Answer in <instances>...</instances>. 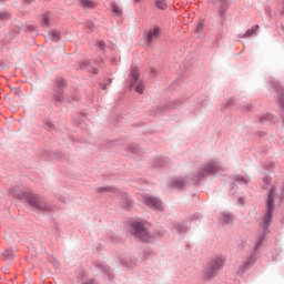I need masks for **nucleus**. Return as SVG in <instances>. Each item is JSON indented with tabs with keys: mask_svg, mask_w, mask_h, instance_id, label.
<instances>
[{
	"mask_svg": "<svg viewBox=\"0 0 284 284\" xmlns=\"http://www.w3.org/2000/svg\"><path fill=\"white\" fill-rule=\"evenodd\" d=\"M112 10L116 17H121V14H123V9H121L116 3L112 4Z\"/></svg>",
	"mask_w": 284,
	"mask_h": 284,
	"instance_id": "ddd939ff",
	"label": "nucleus"
},
{
	"mask_svg": "<svg viewBox=\"0 0 284 284\" xmlns=\"http://www.w3.org/2000/svg\"><path fill=\"white\" fill-rule=\"evenodd\" d=\"M217 272H219V271L212 268V266H209V267L206 268L205 273H204V278H205L206 281H210L211 278H214V277L216 276V273H217Z\"/></svg>",
	"mask_w": 284,
	"mask_h": 284,
	"instance_id": "1a4fd4ad",
	"label": "nucleus"
},
{
	"mask_svg": "<svg viewBox=\"0 0 284 284\" xmlns=\"http://www.w3.org/2000/svg\"><path fill=\"white\" fill-rule=\"evenodd\" d=\"M10 19V14L8 12L0 13V21H8Z\"/></svg>",
	"mask_w": 284,
	"mask_h": 284,
	"instance_id": "6ab92c4d",
	"label": "nucleus"
},
{
	"mask_svg": "<svg viewBox=\"0 0 284 284\" xmlns=\"http://www.w3.org/2000/svg\"><path fill=\"white\" fill-rule=\"evenodd\" d=\"M183 185H185V180H183L182 178H178V179L173 182V186H174V187H183Z\"/></svg>",
	"mask_w": 284,
	"mask_h": 284,
	"instance_id": "2eb2a0df",
	"label": "nucleus"
},
{
	"mask_svg": "<svg viewBox=\"0 0 284 284\" xmlns=\"http://www.w3.org/2000/svg\"><path fill=\"white\" fill-rule=\"evenodd\" d=\"M219 170V166L214 162H210L207 166L203 170V173L200 174V179L205 176V174H214Z\"/></svg>",
	"mask_w": 284,
	"mask_h": 284,
	"instance_id": "0eeeda50",
	"label": "nucleus"
},
{
	"mask_svg": "<svg viewBox=\"0 0 284 284\" xmlns=\"http://www.w3.org/2000/svg\"><path fill=\"white\" fill-rule=\"evenodd\" d=\"M241 183H247V181H245L244 179H240L239 180Z\"/></svg>",
	"mask_w": 284,
	"mask_h": 284,
	"instance_id": "bb28decb",
	"label": "nucleus"
},
{
	"mask_svg": "<svg viewBox=\"0 0 284 284\" xmlns=\"http://www.w3.org/2000/svg\"><path fill=\"white\" fill-rule=\"evenodd\" d=\"M210 267L214 268L216 272L223 267V258H215L211 264Z\"/></svg>",
	"mask_w": 284,
	"mask_h": 284,
	"instance_id": "9d476101",
	"label": "nucleus"
},
{
	"mask_svg": "<svg viewBox=\"0 0 284 284\" xmlns=\"http://www.w3.org/2000/svg\"><path fill=\"white\" fill-rule=\"evenodd\" d=\"M142 200L144 201L145 205H149V207H155L156 210H161V207H162L161 200H159L156 197H152L150 195H144L142 197Z\"/></svg>",
	"mask_w": 284,
	"mask_h": 284,
	"instance_id": "39448f33",
	"label": "nucleus"
},
{
	"mask_svg": "<svg viewBox=\"0 0 284 284\" xmlns=\"http://www.w3.org/2000/svg\"><path fill=\"white\" fill-rule=\"evenodd\" d=\"M28 203L32 205V207H37L38 210H43L41 204H39V199L37 197H29Z\"/></svg>",
	"mask_w": 284,
	"mask_h": 284,
	"instance_id": "9b49d317",
	"label": "nucleus"
},
{
	"mask_svg": "<svg viewBox=\"0 0 284 284\" xmlns=\"http://www.w3.org/2000/svg\"><path fill=\"white\" fill-rule=\"evenodd\" d=\"M14 196H17L18 199H22L21 193H14Z\"/></svg>",
	"mask_w": 284,
	"mask_h": 284,
	"instance_id": "a878e982",
	"label": "nucleus"
},
{
	"mask_svg": "<svg viewBox=\"0 0 284 284\" xmlns=\"http://www.w3.org/2000/svg\"><path fill=\"white\" fill-rule=\"evenodd\" d=\"M156 8L160 10H165V8H168V3L165 0H156Z\"/></svg>",
	"mask_w": 284,
	"mask_h": 284,
	"instance_id": "dca6fc26",
	"label": "nucleus"
},
{
	"mask_svg": "<svg viewBox=\"0 0 284 284\" xmlns=\"http://www.w3.org/2000/svg\"><path fill=\"white\" fill-rule=\"evenodd\" d=\"M222 221L225 225H229V223H232V221H233L232 215L224 214L222 217Z\"/></svg>",
	"mask_w": 284,
	"mask_h": 284,
	"instance_id": "a211bd4d",
	"label": "nucleus"
},
{
	"mask_svg": "<svg viewBox=\"0 0 284 284\" xmlns=\"http://www.w3.org/2000/svg\"><path fill=\"white\" fill-rule=\"evenodd\" d=\"M159 37H161V28H159L156 26L151 27L146 34V41H148V43H152V42L156 41V39H159Z\"/></svg>",
	"mask_w": 284,
	"mask_h": 284,
	"instance_id": "20e7f679",
	"label": "nucleus"
},
{
	"mask_svg": "<svg viewBox=\"0 0 284 284\" xmlns=\"http://www.w3.org/2000/svg\"><path fill=\"white\" fill-rule=\"evenodd\" d=\"M81 7L84 10H94V8H97V2L92 1V0H80Z\"/></svg>",
	"mask_w": 284,
	"mask_h": 284,
	"instance_id": "6e6552de",
	"label": "nucleus"
},
{
	"mask_svg": "<svg viewBox=\"0 0 284 284\" xmlns=\"http://www.w3.org/2000/svg\"><path fill=\"white\" fill-rule=\"evenodd\" d=\"M274 194H276V189H271L267 197V212L263 217V230H267L270 227V223H272V216L274 214Z\"/></svg>",
	"mask_w": 284,
	"mask_h": 284,
	"instance_id": "f257e3e1",
	"label": "nucleus"
},
{
	"mask_svg": "<svg viewBox=\"0 0 284 284\" xmlns=\"http://www.w3.org/2000/svg\"><path fill=\"white\" fill-rule=\"evenodd\" d=\"M263 241H265V235L260 237V241L256 243V247H261V245H263Z\"/></svg>",
	"mask_w": 284,
	"mask_h": 284,
	"instance_id": "412c9836",
	"label": "nucleus"
},
{
	"mask_svg": "<svg viewBox=\"0 0 284 284\" xmlns=\"http://www.w3.org/2000/svg\"><path fill=\"white\" fill-rule=\"evenodd\" d=\"M135 1V3H139V1H141V0H134Z\"/></svg>",
	"mask_w": 284,
	"mask_h": 284,
	"instance_id": "cd10ccee",
	"label": "nucleus"
},
{
	"mask_svg": "<svg viewBox=\"0 0 284 284\" xmlns=\"http://www.w3.org/2000/svg\"><path fill=\"white\" fill-rule=\"evenodd\" d=\"M133 234L138 237L141 239V241H144L145 243H149L151 236L148 230L143 227V224L136 223L133 225Z\"/></svg>",
	"mask_w": 284,
	"mask_h": 284,
	"instance_id": "7ed1b4c3",
	"label": "nucleus"
},
{
	"mask_svg": "<svg viewBox=\"0 0 284 284\" xmlns=\"http://www.w3.org/2000/svg\"><path fill=\"white\" fill-rule=\"evenodd\" d=\"M88 28H89L90 30H92V29L94 28V23L90 22V23L88 24Z\"/></svg>",
	"mask_w": 284,
	"mask_h": 284,
	"instance_id": "393cba45",
	"label": "nucleus"
},
{
	"mask_svg": "<svg viewBox=\"0 0 284 284\" xmlns=\"http://www.w3.org/2000/svg\"><path fill=\"white\" fill-rule=\"evenodd\" d=\"M98 45H99V49H100V50H105V42L99 41V42H98Z\"/></svg>",
	"mask_w": 284,
	"mask_h": 284,
	"instance_id": "4be33fe9",
	"label": "nucleus"
},
{
	"mask_svg": "<svg viewBox=\"0 0 284 284\" xmlns=\"http://www.w3.org/2000/svg\"><path fill=\"white\" fill-rule=\"evenodd\" d=\"M97 192H112V189L110 186H101L97 189Z\"/></svg>",
	"mask_w": 284,
	"mask_h": 284,
	"instance_id": "aec40b11",
	"label": "nucleus"
},
{
	"mask_svg": "<svg viewBox=\"0 0 284 284\" xmlns=\"http://www.w3.org/2000/svg\"><path fill=\"white\" fill-rule=\"evenodd\" d=\"M61 39V33L59 31L51 32V41H59Z\"/></svg>",
	"mask_w": 284,
	"mask_h": 284,
	"instance_id": "f3484780",
	"label": "nucleus"
},
{
	"mask_svg": "<svg viewBox=\"0 0 284 284\" xmlns=\"http://www.w3.org/2000/svg\"><path fill=\"white\" fill-rule=\"evenodd\" d=\"M252 265H254V260L252 257H248L240 265L237 274H245V272H247V268L252 267Z\"/></svg>",
	"mask_w": 284,
	"mask_h": 284,
	"instance_id": "423d86ee",
	"label": "nucleus"
},
{
	"mask_svg": "<svg viewBox=\"0 0 284 284\" xmlns=\"http://www.w3.org/2000/svg\"><path fill=\"white\" fill-rule=\"evenodd\" d=\"M42 26L43 28H50V13H44L42 16Z\"/></svg>",
	"mask_w": 284,
	"mask_h": 284,
	"instance_id": "f8f14e48",
	"label": "nucleus"
},
{
	"mask_svg": "<svg viewBox=\"0 0 284 284\" xmlns=\"http://www.w3.org/2000/svg\"><path fill=\"white\" fill-rule=\"evenodd\" d=\"M4 256H7V258H9V260L14 258V254H12V252H6Z\"/></svg>",
	"mask_w": 284,
	"mask_h": 284,
	"instance_id": "5701e85b",
	"label": "nucleus"
},
{
	"mask_svg": "<svg viewBox=\"0 0 284 284\" xmlns=\"http://www.w3.org/2000/svg\"><path fill=\"white\" fill-rule=\"evenodd\" d=\"M199 30H203V22H200V23L197 24V32H199Z\"/></svg>",
	"mask_w": 284,
	"mask_h": 284,
	"instance_id": "b1692460",
	"label": "nucleus"
},
{
	"mask_svg": "<svg viewBox=\"0 0 284 284\" xmlns=\"http://www.w3.org/2000/svg\"><path fill=\"white\" fill-rule=\"evenodd\" d=\"M257 30H258V24H255L245 32L244 37H252L254 32H257Z\"/></svg>",
	"mask_w": 284,
	"mask_h": 284,
	"instance_id": "4468645a",
	"label": "nucleus"
},
{
	"mask_svg": "<svg viewBox=\"0 0 284 284\" xmlns=\"http://www.w3.org/2000/svg\"><path fill=\"white\" fill-rule=\"evenodd\" d=\"M130 87L134 88L138 94H143V90H145V84L143 81H139V69L132 68L130 72Z\"/></svg>",
	"mask_w": 284,
	"mask_h": 284,
	"instance_id": "f03ea898",
	"label": "nucleus"
}]
</instances>
